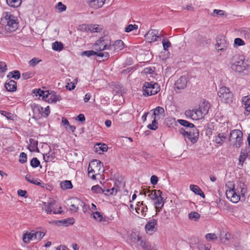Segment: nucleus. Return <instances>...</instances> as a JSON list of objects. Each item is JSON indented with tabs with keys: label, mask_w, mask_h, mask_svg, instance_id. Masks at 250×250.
Returning a JSON list of instances; mask_svg holds the SVG:
<instances>
[{
	"label": "nucleus",
	"mask_w": 250,
	"mask_h": 250,
	"mask_svg": "<svg viewBox=\"0 0 250 250\" xmlns=\"http://www.w3.org/2000/svg\"><path fill=\"white\" fill-rule=\"evenodd\" d=\"M226 197L233 203H237L240 200L241 196L244 198L247 192L246 186L243 183L240 184L235 188L233 182H228L226 184Z\"/></svg>",
	"instance_id": "f257e3e1"
},
{
	"label": "nucleus",
	"mask_w": 250,
	"mask_h": 250,
	"mask_svg": "<svg viewBox=\"0 0 250 250\" xmlns=\"http://www.w3.org/2000/svg\"><path fill=\"white\" fill-rule=\"evenodd\" d=\"M209 108V104L204 102L197 108L192 110H187L185 111V115L188 118L193 120H198L204 118L205 115L208 113Z\"/></svg>",
	"instance_id": "f03ea898"
},
{
	"label": "nucleus",
	"mask_w": 250,
	"mask_h": 250,
	"mask_svg": "<svg viewBox=\"0 0 250 250\" xmlns=\"http://www.w3.org/2000/svg\"><path fill=\"white\" fill-rule=\"evenodd\" d=\"M1 22L5 26V29L9 32L15 31L18 27L17 18L8 12L3 14Z\"/></svg>",
	"instance_id": "7ed1b4c3"
},
{
	"label": "nucleus",
	"mask_w": 250,
	"mask_h": 250,
	"mask_svg": "<svg viewBox=\"0 0 250 250\" xmlns=\"http://www.w3.org/2000/svg\"><path fill=\"white\" fill-rule=\"evenodd\" d=\"M160 90L159 84L153 82H145L143 87V94L149 96L156 94Z\"/></svg>",
	"instance_id": "20e7f679"
},
{
	"label": "nucleus",
	"mask_w": 250,
	"mask_h": 250,
	"mask_svg": "<svg viewBox=\"0 0 250 250\" xmlns=\"http://www.w3.org/2000/svg\"><path fill=\"white\" fill-rule=\"evenodd\" d=\"M243 132L240 130H233L229 134V141L231 142L234 146L239 148L243 144Z\"/></svg>",
	"instance_id": "39448f33"
},
{
	"label": "nucleus",
	"mask_w": 250,
	"mask_h": 250,
	"mask_svg": "<svg viewBox=\"0 0 250 250\" xmlns=\"http://www.w3.org/2000/svg\"><path fill=\"white\" fill-rule=\"evenodd\" d=\"M42 208L47 214H51L52 212L53 214H61L62 212V207H59V210H57V205L54 200H51L47 202H43Z\"/></svg>",
	"instance_id": "423d86ee"
},
{
	"label": "nucleus",
	"mask_w": 250,
	"mask_h": 250,
	"mask_svg": "<svg viewBox=\"0 0 250 250\" xmlns=\"http://www.w3.org/2000/svg\"><path fill=\"white\" fill-rule=\"evenodd\" d=\"M218 96L221 101L226 104H230L232 101L233 94L229 89L226 87H220L217 93Z\"/></svg>",
	"instance_id": "0eeeda50"
},
{
	"label": "nucleus",
	"mask_w": 250,
	"mask_h": 250,
	"mask_svg": "<svg viewBox=\"0 0 250 250\" xmlns=\"http://www.w3.org/2000/svg\"><path fill=\"white\" fill-rule=\"evenodd\" d=\"M111 44V41L108 36L101 37L94 44V48L96 51H102L104 50H108V46Z\"/></svg>",
	"instance_id": "6e6552de"
},
{
	"label": "nucleus",
	"mask_w": 250,
	"mask_h": 250,
	"mask_svg": "<svg viewBox=\"0 0 250 250\" xmlns=\"http://www.w3.org/2000/svg\"><path fill=\"white\" fill-rule=\"evenodd\" d=\"M97 170L98 171V174L104 172L103 164L99 160H94L89 165L88 168V175L90 176L91 173H95Z\"/></svg>",
	"instance_id": "1a4fd4ad"
},
{
	"label": "nucleus",
	"mask_w": 250,
	"mask_h": 250,
	"mask_svg": "<svg viewBox=\"0 0 250 250\" xmlns=\"http://www.w3.org/2000/svg\"><path fill=\"white\" fill-rule=\"evenodd\" d=\"M180 132L184 136H187L192 143H195L197 141L199 131L197 128L190 129L189 131L181 128Z\"/></svg>",
	"instance_id": "9d476101"
},
{
	"label": "nucleus",
	"mask_w": 250,
	"mask_h": 250,
	"mask_svg": "<svg viewBox=\"0 0 250 250\" xmlns=\"http://www.w3.org/2000/svg\"><path fill=\"white\" fill-rule=\"evenodd\" d=\"M229 42H227L225 36H218L217 37L215 47L218 52L226 50L229 47Z\"/></svg>",
	"instance_id": "9b49d317"
},
{
	"label": "nucleus",
	"mask_w": 250,
	"mask_h": 250,
	"mask_svg": "<svg viewBox=\"0 0 250 250\" xmlns=\"http://www.w3.org/2000/svg\"><path fill=\"white\" fill-rule=\"evenodd\" d=\"M124 48V42L122 40H117L113 43L110 44L108 46V50L111 54H114L122 50Z\"/></svg>",
	"instance_id": "f8f14e48"
},
{
	"label": "nucleus",
	"mask_w": 250,
	"mask_h": 250,
	"mask_svg": "<svg viewBox=\"0 0 250 250\" xmlns=\"http://www.w3.org/2000/svg\"><path fill=\"white\" fill-rule=\"evenodd\" d=\"M161 36V35H158V30L156 29L150 30L145 35V37L149 42H155Z\"/></svg>",
	"instance_id": "ddd939ff"
},
{
	"label": "nucleus",
	"mask_w": 250,
	"mask_h": 250,
	"mask_svg": "<svg viewBox=\"0 0 250 250\" xmlns=\"http://www.w3.org/2000/svg\"><path fill=\"white\" fill-rule=\"evenodd\" d=\"M154 201V204L156 211H159L164 205V201L162 192L161 191L160 193L157 196Z\"/></svg>",
	"instance_id": "4468645a"
},
{
	"label": "nucleus",
	"mask_w": 250,
	"mask_h": 250,
	"mask_svg": "<svg viewBox=\"0 0 250 250\" xmlns=\"http://www.w3.org/2000/svg\"><path fill=\"white\" fill-rule=\"evenodd\" d=\"M188 77L186 76H181L175 83V87L178 89H183L187 86Z\"/></svg>",
	"instance_id": "2eb2a0df"
},
{
	"label": "nucleus",
	"mask_w": 250,
	"mask_h": 250,
	"mask_svg": "<svg viewBox=\"0 0 250 250\" xmlns=\"http://www.w3.org/2000/svg\"><path fill=\"white\" fill-rule=\"evenodd\" d=\"M157 224L156 219H152L149 221L146 225L145 229L147 233L152 234L155 229V226Z\"/></svg>",
	"instance_id": "dca6fc26"
},
{
	"label": "nucleus",
	"mask_w": 250,
	"mask_h": 250,
	"mask_svg": "<svg viewBox=\"0 0 250 250\" xmlns=\"http://www.w3.org/2000/svg\"><path fill=\"white\" fill-rule=\"evenodd\" d=\"M135 210L137 213H141L143 216H145L146 212L147 211V208L146 205L144 204L143 201L138 202Z\"/></svg>",
	"instance_id": "f3484780"
},
{
	"label": "nucleus",
	"mask_w": 250,
	"mask_h": 250,
	"mask_svg": "<svg viewBox=\"0 0 250 250\" xmlns=\"http://www.w3.org/2000/svg\"><path fill=\"white\" fill-rule=\"evenodd\" d=\"M105 0H87V2L89 5L95 9H98L103 6Z\"/></svg>",
	"instance_id": "a211bd4d"
},
{
	"label": "nucleus",
	"mask_w": 250,
	"mask_h": 250,
	"mask_svg": "<svg viewBox=\"0 0 250 250\" xmlns=\"http://www.w3.org/2000/svg\"><path fill=\"white\" fill-rule=\"evenodd\" d=\"M5 87L8 91H15L17 90V83L14 80H8L5 84Z\"/></svg>",
	"instance_id": "6ab92c4d"
},
{
	"label": "nucleus",
	"mask_w": 250,
	"mask_h": 250,
	"mask_svg": "<svg viewBox=\"0 0 250 250\" xmlns=\"http://www.w3.org/2000/svg\"><path fill=\"white\" fill-rule=\"evenodd\" d=\"M30 145L28 147V148L30 151H37L39 152V148L38 147V141L35 140L32 138L29 139Z\"/></svg>",
	"instance_id": "aec40b11"
},
{
	"label": "nucleus",
	"mask_w": 250,
	"mask_h": 250,
	"mask_svg": "<svg viewBox=\"0 0 250 250\" xmlns=\"http://www.w3.org/2000/svg\"><path fill=\"white\" fill-rule=\"evenodd\" d=\"M227 135L225 133H219L215 138V143L219 145L223 144L224 141L227 139Z\"/></svg>",
	"instance_id": "412c9836"
},
{
	"label": "nucleus",
	"mask_w": 250,
	"mask_h": 250,
	"mask_svg": "<svg viewBox=\"0 0 250 250\" xmlns=\"http://www.w3.org/2000/svg\"><path fill=\"white\" fill-rule=\"evenodd\" d=\"M50 97L48 98L47 101L49 103H56L57 102L60 101L61 99V97L56 94L55 92H52L51 94H49Z\"/></svg>",
	"instance_id": "4be33fe9"
},
{
	"label": "nucleus",
	"mask_w": 250,
	"mask_h": 250,
	"mask_svg": "<svg viewBox=\"0 0 250 250\" xmlns=\"http://www.w3.org/2000/svg\"><path fill=\"white\" fill-rule=\"evenodd\" d=\"M190 189L195 194L201 196L203 198H205V196L201 188L196 185H191L189 187Z\"/></svg>",
	"instance_id": "5701e85b"
},
{
	"label": "nucleus",
	"mask_w": 250,
	"mask_h": 250,
	"mask_svg": "<svg viewBox=\"0 0 250 250\" xmlns=\"http://www.w3.org/2000/svg\"><path fill=\"white\" fill-rule=\"evenodd\" d=\"M239 64L231 63V68L236 72L240 73L244 70L245 66L244 64H242L241 62H239Z\"/></svg>",
	"instance_id": "b1692460"
},
{
	"label": "nucleus",
	"mask_w": 250,
	"mask_h": 250,
	"mask_svg": "<svg viewBox=\"0 0 250 250\" xmlns=\"http://www.w3.org/2000/svg\"><path fill=\"white\" fill-rule=\"evenodd\" d=\"M25 179L28 182L36 185L41 186L42 187V185L43 184V183L41 180H39V181H38L37 179H35L34 178H33L29 174H27L26 175Z\"/></svg>",
	"instance_id": "393cba45"
},
{
	"label": "nucleus",
	"mask_w": 250,
	"mask_h": 250,
	"mask_svg": "<svg viewBox=\"0 0 250 250\" xmlns=\"http://www.w3.org/2000/svg\"><path fill=\"white\" fill-rule=\"evenodd\" d=\"M231 235L230 233L228 232H226L224 235L220 233L219 236L220 241L224 244H227L229 241L231 239Z\"/></svg>",
	"instance_id": "a878e982"
},
{
	"label": "nucleus",
	"mask_w": 250,
	"mask_h": 250,
	"mask_svg": "<svg viewBox=\"0 0 250 250\" xmlns=\"http://www.w3.org/2000/svg\"><path fill=\"white\" fill-rule=\"evenodd\" d=\"M96 151L101 154L102 152L106 151L107 150L108 147L106 145L104 144H97L95 146Z\"/></svg>",
	"instance_id": "bb28decb"
},
{
	"label": "nucleus",
	"mask_w": 250,
	"mask_h": 250,
	"mask_svg": "<svg viewBox=\"0 0 250 250\" xmlns=\"http://www.w3.org/2000/svg\"><path fill=\"white\" fill-rule=\"evenodd\" d=\"M61 188L63 190L71 189L73 188L72 183L70 181L65 180L61 182Z\"/></svg>",
	"instance_id": "cd10ccee"
},
{
	"label": "nucleus",
	"mask_w": 250,
	"mask_h": 250,
	"mask_svg": "<svg viewBox=\"0 0 250 250\" xmlns=\"http://www.w3.org/2000/svg\"><path fill=\"white\" fill-rule=\"evenodd\" d=\"M43 159L46 162L53 161L55 159L54 153L52 151H49L48 153L44 154Z\"/></svg>",
	"instance_id": "c85d7f7f"
},
{
	"label": "nucleus",
	"mask_w": 250,
	"mask_h": 250,
	"mask_svg": "<svg viewBox=\"0 0 250 250\" xmlns=\"http://www.w3.org/2000/svg\"><path fill=\"white\" fill-rule=\"evenodd\" d=\"M34 239L33 232H26L23 235L22 240L25 243H29L30 240Z\"/></svg>",
	"instance_id": "c756f323"
},
{
	"label": "nucleus",
	"mask_w": 250,
	"mask_h": 250,
	"mask_svg": "<svg viewBox=\"0 0 250 250\" xmlns=\"http://www.w3.org/2000/svg\"><path fill=\"white\" fill-rule=\"evenodd\" d=\"M239 62H242V64H244V57L243 56L235 55L232 57L231 61V63L238 64Z\"/></svg>",
	"instance_id": "7c9ffc66"
},
{
	"label": "nucleus",
	"mask_w": 250,
	"mask_h": 250,
	"mask_svg": "<svg viewBox=\"0 0 250 250\" xmlns=\"http://www.w3.org/2000/svg\"><path fill=\"white\" fill-rule=\"evenodd\" d=\"M197 43L200 46H204L208 43L206 38L203 36H199L197 39Z\"/></svg>",
	"instance_id": "2f4dec72"
},
{
	"label": "nucleus",
	"mask_w": 250,
	"mask_h": 250,
	"mask_svg": "<svg viewBox=\"0 0 250 250\" xmlns=\"http://www.w3.org/2000/svg\"><path fill=\"white\" fill-rule=\"evenodd\" d=\"M7 77L9 79L13 78L15 80H18L21 77V74L19 71L14 70L10 72L7 75Z\"/></svg>",
	"instance_id": "473e14b6"
},
{
	"label": "nucleus",
	"mask_w": 250,
	"mask_h": 250,
	"mask_svg": "<svg viewBox=\"0 0 250 250\" xmlns=\"http://www.w3.org/2000/svg\"><path fill=\"white\" fill-rule=\"evenodd\" d=\"M242 101L245 106L246 111L250 112V98L249 96H245L242 98Z\"/></svg>",
	"instance_id": "72a5a7b5"
},
{
	"label": "nucleus",
	"mask_w": 250,
	"mask_h": 250,
	"mask_svg": "<svg viewBox=\"0 0 250 250\" xmlns=\"http://www.w3.org/2000/svg\"><path fill=\"white\" fill-rule=\"evenodd\" d=\"M32 110L34 112H38L42 116L44 115V108L39 104H34L32 105Z\"/></svg>",
	"instance_id": "f704fd0d"
},
{
	"label": "nucleus",
	"mask_w": 250,
	"mask_h": 250,
	"mask_svg": "<svg viewBox=\"0 0 250 250\" xmlns=\"http://www.w3.org/2000/svg\"><path fill=\"white\" fill-rule=\"evenodd\" d=\"M178 121L181 125L186 126V127H189V128H190V129L196 128L195 127L194 125L193 124H192L186 120H178Z\"/></svg>",
	"instance_id": "c9c22d12"
},
{
	"label": "nucleus",
	"mask_w": 250,
	"mask_h": 250,
	"mask_svg": "<svg viewBox=\"0 0 250 250\" xmlns=\"http://www.w3.org/2000/svg\"><path fill=\"white\" fill-rule=\"evenodd\" d=\"M7 3L11 7H18L21 3V0H6Z\"/></svg>",
	"instance_id": "e433bc0d"
},
{
	"label": "nucleus",
	"mask_w": 250,
	"mask_h": 250,
	"mask_svg": "<svg viewBox=\"0 0 250 250\" xmlns=\"http://www.w3.org/2000/svg\"><path fill=\"white\" fill-rule=\"evenodd\" d=\"M52 49L54 50L60 51L63 47V45L61 42H55L52 43Z\"/></svg>",
	"instance_id": "4c0bfd02"
},
{
	"label": "nucleus",
	"mask_w": 250,
	"mask_h": 250,
	"mask_svg": "<svg viewBox=\"0 0 250 250\" xmlns=\"http://www.w3.org/2000/svg\"><path fill=\"white\" fill-rule=\"evenodd\" d=\"M59 222L62 224V225L64 226H68L69 225L73 224L75 222V220L73 218H69L66 219H63L59 221Z\"/></svg>",
	"instance_id": "58836bf2"
},
{
	"label": "nucleus",
	"mask_w": 250,
	"mask_h": 250,
	"mask_svg": "<svg viewBox=\"0 0 250 250\" xmlns=\"http://www.w3.org/2000/svg\"><path fill=\"white\" fill-rule=\"evenodd\" d=\"M132 239L134 242L136 243L137 245L141 246V245H143V242L144 241L141 237L134 233L132 235Z\"/></svg>",
	"instance_id": "ea45409f"
},
{
	"label": "nucleus",
	"mask_w": 250,
	"mask_h": 250,
	"mask_svg": "<svg viewBox=\"0 0 250 250\" xmlns=\"http://www.w3.org/2000/svg\"><path fill=\"white\" fill-rule=\"evenodd\" d=\"M200 215L197 212L192 211L188 214V218L190 220L197 221L199 219Z\"/></svg>",
	"instance_id": "a19ab883"
},
{
	"label": "nucleus",
	"mask_w": 250,
	"mask_h": 250,
	"mask_svg": "<svg viewBox=\"0 0 250 250\" xmlns=\"http://www.w3.org/2000/svg\"><path fill=\"white\" fill-rule=\"evenodd\" d=\"M161 190H152L151 192H150L147 196L152 200H154L156 199V197H157L158 195L160 193Z\"/></svg>",
	"instance_id": "79ce46f5"
},
{
	"label": "nucleus",
	"mask_w": 250,
	"mask_h": 250,
	"mask_svg": "<svg viewBox=\"0 0 250 250\" xmlns=\"http://www.w3.org/2000/svg\"><path fill=\"white\" fill-rule=\"evenodd\" d=\"M164 109L161 106H158L154 109L153 116L156 117V116H159L161 114H164Z\"/></svg>",
	"instance_id": "37998d69"
},
{
	"label": "nucleus",
	"mask_w": 250,
	"mask_h": 250,
	"mask_svg": "<svg viewBox=\"0 0 250 250\" xmlns=\"http://www.w3.org/2000/svg\"><path fill=\"white\" fill-rule=\"evenodd\" d=\"M248 156V154L247 153L241 152L240 156L239 158V164L238 165L242 166L244 161Z\"/></svg>",
	"instance_id": "c03bdc74"
},
{
	"label": "nucleus",
	"mask_w": 250,
	"mask_h": 250,
	"mask_svg": "<svg viewBox=\"0 0 250 250\" xmlns=\"http://www.w3.org/2000/svg\"><path fill=\"white\" fill-rule=\"evenodd\" d=\"M45 233L43 231H33L34 239L41 240L44 236Z\"/></svg>",
	"instance_id": "a18cd8bd"
},
{
	"label": "nucleus",
	"mask_w": 250,
	"mask_h": 250,
	"mask_svg": "<svg viewBox=\"0 0 250 250\" xmlns=\"http://www.w3.org/2000/svg\"><path fill=\"white\" fill-rule=\"evenodd\" d=\"M156 117H153V120L152 121V123L147 125L148 128L154 130H155L158 128V123L156 122Z\"/></svg>",
	"instance_id": "49530a36"
},
{
	"label": "nucleus",
	"mask_w": 250,
	"mask_h": 250,
	"mask_svg": "<svg viewBox=\"0 0 250 250\" xmlns=\"http://www.w3.org/2000/svg\"><path fill=\"white\" fill-rule=\"evenodd\" d=\"M162 44L164 50L166 51L167 50V48L170 47L171 43L166 38H164L162 41Z\"/></svg>",
	"instance_id": "de8ad7c7"
},
{
	"label": "nucleus",
	"mask_w": 250,
	"mask_h": 250,
	"mask_svg": "<svg viewBox=\"0 0 250 250\" xmlns=\"http://www.w3.org/2000/svg\"><path fill=\"white\" fill-rule=\"evenodd\" d=\"M91 190L93 192L96 193H104L105 192L104 190H103L102 188L99 185H95L92 187Z\"/></svg>",
	"instance_id": "09e8293b"
},
{
	"label": "nucleus",
	"mask_w": 250,
	"mask_h": 250,
	"mask_svg": "<svg viewBox=\"0 0 250 250\" xmlns=\"http://www.w3.org/2000/svg\"><path fill=\"white\" fill-rule=\"evenodd\" d=\"M205 237L208 241H214L217 239V236L215 233H210L206 235Z\"/></svg>",
	"instance_id": "8fccbe9b"
},
{
	"label": "nucleus",
	"mask_w": 250,
	"mask_h": 250,
	"mask_svg": "<svg viewBox=\"0 0 250 250\" xmlns=\"http://www.w3.org/2000/svg\"><path fill=\"white\" fill-rule=\"evenodd\" d=\"M30 165L33 167H37L40 165V162L37 158H33L30 162Z\"/></svg>",
	"instance_id": "3c124183"
},
{
	"label": "nucleus",
	"mask_w": 250,
	"mask_h": 250,
	"mask_svg": "<svg viewBox=\"0 0 250 250\" xmlns=\"http://www.w3.org/2000/svg\"><path fill=\"white\" fill-rule=\"evenodd\" d=\"M96 54H97V52L93 50L84 51H83L82 53V55H84L88 57L95 55Z\"/></svg>",
	"instance_id": "603ef678"
},
{
	"label": "nucleus",
	"mask_w": 250,
	"mask_h": 250,
	"mask_svg": "<svg viewBox=\"0 0 250 250\" xmlns=\"http://www.w3.org/2000/svg\"><path fill=\"white\" fill-rule=\"evenodd\" d=\"M93 217L97 221L101 222L103 219V215L100 212L96 211L93 213Z\"/></svg>",
	"instance_id": "864d4df0"
},
{
	"label": "nucleus",
	"mask_w": 250,
	"mask_h": 250,
	"mask_svg": "<svg viewBox=\"0 0 250 250\" xmlns=\"http://www.w3.org/2000/svg\"><path fill=\"white\" fill-rule=\"evenodd\" d=\"M138 25L136 24H129L125 28V32H129L134 29H137Z\"/></svg>",
	"instance_id": "5fc2aeb1"
},
{
	"label": "nucleus",
	"mask_w": 250,
	"mask_h": 250,
	"mask_svg": "<svg viewBox=\"0 0 250 250\" xmlns=\"http://www.w3.org/2000/svg\"><path fill=\"white\" fill-rule=\"evenodd\" d=\"M27 161V156L24 152H21L20 155L19 162L21 164L25 163Z\"/></svg>",
	"instance_id": "6e6d98bb"
},
{
	"label": "nucleus",
	"mask_w": 250,
	"mask_h": 250,
	"mask_svg": "<svg viewBox=\"0 0 250 250\" xmlns=\"http://www.w3.org/2000/svg\"><path fill=\"white\" fill-rule=\"evenodd\" d=\"M33 76V73L31 72H26L22 74V77L24 80H27Z\"/></svg>",
	"instance_id": "4d7b16f0"
},
{
	"label": "nucleus",
	"mask_w": 250,
	"mask_h": 250,
	"mask_svg": "<svg viewBox=\"0 0 250 250\" xmlns=\"http://www.w3.org/2000/svg\"><path fill=\"white\" fill-rule=\"evenodd\" d=\"M38 94L40 97H42L43 99L46 98L48 97V91H44L39 89L38 91Z\"/></svg>",
	"instance_id": "13d9d810"
},
{
	"label": "nucleus",
	"mask_w": 250,
	"mask_h": 250,
	"mask_svg": "<svg viewBox=\"0 0 250 250\" xmlns=\"http://www.w3.org/2000/svg\"><path fill=\"white\" fill-rule=\"evenodd\" d=\"M215 14L219 15V16H223L224 15H225V12L222 10L214 9L213 10V14H211V16L215 17Z\"/></svg>",
	"instance_id": "bf43d9fd"
},
{
	"label": "nucleus",
	"mask_w": 250,
	"mask_h": 250,
	"mask_svg": "<svg viewBox=\"0 0 250 250\" xmlns=\"http://www.w3.org/2000/svg\"><path fill=\"white\" fill-rule=\"evenodd\" d=\"M234 44L237 46H241L245 44V42L240 38H236L234 40Z\"/></svg>",
	"instance_id": "052dcab7"
},
{
	"label": "nucleus",
	"mask_w": 250,
	"mask_h": 250,
	"mask_svg": "<svg viewBox=\"0 0 250 250\" xmlns=\"http://www.w3.org/2000/svg\"><path fill=\"white\" fill-rule=\"evenodd\" d=\"M95 55H97V56H99L100 57L102 58H104L105 59H107L109 57V53L107 52H100L98 53L97 52V54Z\"/></svg>",
	"instance_id": "680f3d73"
},
{
	"label": "nucleus",
	"mask_w": 250,
	"mask_h": 250,
	"mask_svg": "<svg viewBox=\"0 0 250 250\" xmlns=\"http://www.w3.org/2000/svg\"><path fill=\"white\" fill-rule=\"evenodd\" d=\"M57 8L60 12H63L66 10V7L65 5L63 4L61 2H59L57 5Z\"/></svg>",
	"instance_id": "e2e57ef3"
},
{
	"label": "nucleus",
	"mask_w": 250,
	"mask_h": 250,
	"mask_svg": "<svg viewBox=\"0 0 250 250\" xmlns=\"http://www.w3.org/2000/svg\"><path fill=\"white\" fill-rule=\"evenodd\" d=\"M40 60H38V59L36 58H34L33 59H32V60H31L29 62V64L30 65V66H35L36 64H37L39 62H40Z\"/></svg>",
	"instance_id": "0e129e2a"
},
{
	"label": "nucleus",
	"mask_w": 250,
	"mask_h": 250,
	"mask_svg": "<svg viewBox=\"0 0 250 250\" xmlns=\"http://www.w3.org/2000/svg\"><path fill=\"white\" fill-rule=\"evenodd\" d=\"M0 70L1 73L4 72L7 70V65L4 62H0Z\"/></svg>",
	"instance_id": "69168bd1"
},
{
	"label": "nucleus",
	"mask_w": 250,
	"mask_h": 250,
	"mask_svg": "<svg viewBox=\"0 0 250 250\" xmlns=\"http://www.w3.org/2000/svg\"><path fill=\"white\" fill-rule=\"evenodd\" d=\"M158 180V177L156 176L152 175L151 177L150 181H151V183L152 185H155L157 183Z\"/></svg>",
	"instance_id": "338daca9"
},
{
	"label": "nucleus",
	"mask_w": 250,
	"mask_h": 250,
	"mask_svg": "<svg viewBox=\"0 0 250 250\" xmlns=\"http://www.w3.org/2000/svg\"><path fill=\"white\" fill-rule=\"evenodd\" d=\"M26 193L27 192L26 190H23L21 189H19L18 190V194L20 196L26 197Z\"/></svg>",
	"instance_id": "774afa93"
}]
</instances>
